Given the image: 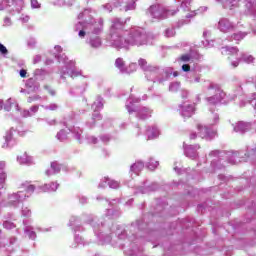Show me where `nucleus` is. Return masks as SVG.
Segmentation results:
<instances>
[{
    "mask_svg": "<svg viewBox=\"0 0 256 256\" xmlns=\"http://www.w3.org/2000/svg\"><path fill=\"white\" fill-rule=\"evenodd\" d=\"M197 129H199V131H201V129H203V127L200 124H198Z\"/></svg>",
    "mask_w": 256,
    "mask_h": 256,
    "instance_id": "nucleus-20",
    "label": "nucleus"
},
{
    "mask_svg": "<svg viewBox=\"0 0 256 256\" xmlns=\"http://www.w3.org/2000/svg\"><path fill=\"white\" fill-rule=\"evenodd\" d=\"M11 139H13V135L11 133H9L5 136L6 143H9V141H11Z\"/></svg>",
    "mask_w": 256,
    "mask_h": 256,
    "instance_id": "nucleus-11",
    "label": "nucleus"
},
{
    "mask_svg": "<svg viewBox=\"0 0 256 256\" xmlns=\"http://www.w3.org/2000/svg\"><path fill=\"white\" fill-rule=\"evenodd\" d=\"M232 67H239V61H236V62H234V63H232Z\"/></svg>",
    "mask_w": 256,
    "mask_h": 256,
    "instance_id": "nucleus-17",
    "label": "nucleus"
},
{
    "mask_svg": "<svg viewBox=\"0 0 256 256\" xmlns=\"http://www.w3.org/2000/svg\"><path fill=\"white\" fill-rule=\"evenodd\" d=\"M138 64L142 69H147V60L140 58Z\"/></svg>",
    "mask_w": 256,
    "mask_h": 256,
    "instance_id": "nucleus-4",
    "label": "nucleus"
},
{
    "mask_svg": "<svg viewBox=\"0 0 256 256\" xmlns=\"http://www.w3.org/2000/svg\"><path fill=\"white\" fill-rule=\"evenodd\" d=\"M5 169V161H0V170Z\"/></svg>",
    "mask_w": 256,
    "mask_h": 256,
    "instance_id": "nucleus-13",
    "label": "nucleus"
},
{
    "mask_svg": "<svg viewBox=\"0 0 256 256\" xmlns=\"http://www.w3.org/2000/svg\"><path fill=\"white\" fill-rule=\"evenodd\" d=\"M137 167H143V164H134L132 166V169L135 170V169H137Z\"/></svg>",
    "mask_w": 256,
    "mask_h": 256,
    "instance_id": "nucleus-14",
    "label": "nucleus"
},
{
    "mask_svg": "<svg viewBox=\"0 0 256 256\" xmlns=\"http://www.w3.org/2000/svg\"><path fill=\"white\" fill-rule=\"evenodd\" d=\"M180 59L187 63L188 61H191V56L189 54H184L180 57Z\"/></svg>",
    "mask_w": 256,
    "mask_h": 256,
    "instance_id": "nucleus-6",
    "label": "nucleus"
},
{
    "mask_svg": "<svg viewBox=\"0 0 256 256\" xmlns=\"http://www.w3.org/2000/svg\"><path fill=\"white\" fill-rule=\"evenodd\" d=\"M0 53H2V55H7L9 53V50H7V47H5V45L0 43Z\"/></svg>",
    "mask_w": 256,
    "mask_h": 256,
    "instance_id": "nucleus-5",
    "label": "nucleus"
},
{
    "mask_svg": "<svg viewBox=\"0 0 256 256\" xmlns=\"http://www.w3.org/2000/svg\"><path fill=\"white\" fill-rule=\"evenodd\" d=\"M157 165H159V162H155V167H157Z\"/></svg>",
    "mask_w": 256,
    "mask_h": 256,
    "instance_id": "nucleus-22",
    "label": "nucleus"
},
{
    "mask_svg": "<svg viewBox=\"0 0 256 256\" xmlns=\"http://www.w3.org/2000/svg\"><path fill=\"white\" fill-rule=\"evenodd\" d=\"M230 53H232L233 55H237V53H239V48L237 47L230 48Z\"/></svg>",
    "mask_w": 256,
    "mask_h": 256,
    "instance_id": "nucleus-10",
    "label": "nucleus"
},
{
    "mask_svg": "<svg viewBox=\"0 0 256 256\" xmlns=\"http://www.w3.org/2000/svg\"><path fill=\"white\" fill-rule=\"evenodd\" d=\"M253 61V57L252 56H249L248 58V63H251Z\"/></svg>",
    "mask_w": 256,
    "mask_h": 256,
    "instance_id": "nucleus-18",
    "label": "nucleus"
},
{
    "mask_svg": "<svg viewBox=\"0 0 256 256\" xmlns=\"http://www.w3.org/2000/svg\"><path fill=\"white\" fill-rule=\"evenodd\" d=\"M182 70L187 73L189 71H191V66L189 64H183L182 65Z\"/></svg>",
    "mask_w": 256,
    "mask_h": 256,
    "instance_id": "nucleus-8",
    "label": "nucleus"
},
{
    "mask_svg": "<svg viewBox=\"0 0 256 256\" xmlns=\"http://www.w3.org/2000/svg\"><path fill=\"white\" fill-rule=\"evenodd\" d=\"M249 4L251 5L252 9H256V0H250Z\"/></svg>",
    "mask_w": 256,
    "mask_h": 256,
    "instance_id": "nucleus-12",
    "label": "nucleus"
},
{
    "mask_svg": "<svg viewBox=\"0 0 256 256\" xmlns=\"http://www.w3.org/2000/svg\"><path fill=\"white\" fill-rule=\"evenodd\" d=\"M35 192V185L30 184L26 188V193H34Z\"/></svg>",
    "mask_w": 256,
    "mask_h": 256,
    "instance_id": "nucleus-7",
    "label": "nucleus"
},
{
    "mask_svg": "<svg viewBox=\"0 0 256 256\" xmlns=\"http://www.w3.org/2000/svg\"><path fill=\"white\" fill-rule=\"evenodd\" d=\"M115 65L118 69H121L122 67H125V61H123V58H118L115 61Z\"/></svg>",
    "mask_w": 256,
    "mask_h": 256,
    "instance_id": "nucleus-3",
    "label": "nucleus"
},
{
    "mask_svg": "<svg viewBox=\"0 0 256 256\" xmlns=\"http://www.w3.org/2000/svg\"><path fill=\"white\" fill-rule=\"evenodd\" d=\"M191 139H197V134H192Z\"/></svg>",
    "mask_w": 256,
    "mask_h": 256,
    "instance_id": "nucleus-19",
    "label": "nucleus"
},
{
    "mask_svg": "<svg viewBox=\"0 0 256 256\" xmlns=\"http://www.w3.org/2000/svg\"><path fill=\"white\" fill-rule=\"evenodd\" d=\"M7 179V174L5 172L0 173V189L5 187V180Z\"/></svg>",
    "mask_w": 256,
    "mask_h": 256,
    "instance_id": "nucleus-2",
    "label": "nucleus"
},
{
    "mask_svg": "<svg viewBox=\"0 0 256 256\" xmlns=\"http://www.w3.org/2000/svg\"><path fill=\"white\" fill-rule=\"evenodd\" d=\"M20 77H22V79H25L27 77V70L21 69L20 70Z\"/></svg>",
    "mask_w": 256,
    "mask_h": 256,
    "instance_id": "nucleus-9",
    "label": "nucleus"
},
{
    "mask_svg": "<svg viewBox=\"0 0 256 256\" xmlns=\"http://www.w3.org/2000/svg\"><path fill=\"white\" fill-rule=\"evenodd\" d=\"M17 160L21 165H25L27 163H31L32 159L27 152H20V154L17 157Z\"/></svg>",
    "mask_w": 256,
    "mask_h": 256,
    "instance_id": "nucleus-1",
    "label": "nucleus"
},
{
    "mask_svg": "<svg viewBox=\"0 0 256 256\" xmlns=\"http://www.w3.org/2000/svg\"><path fill=\"white\" fill-rule=\"evenodd\" d=\"M79 37H85V31L80 30V32H79Z\"/></svg>",
    "mask_w": 256,
    "mask_h": 256,
    "instance_id": "nucleus-16",
    "label": "nucleus"
},
{
    "mask_svg": "<svg viewBox=\"0 0 256 256\" xmlns=\"http://www.w3.org/2000/svg\"><path fill=\"white\" fill-rule=\"evenodd\" d=\"M3 109V102H0V111Z\"/></svg>",
    "mask_w": 256,
    "mask_h": 256,
    "instance_id": "nucleus-21",
    "label": "nucleus"
},
{
    "mask_svg": "<svg viewBox=\"0 0 256 256\" xmlns=\"http://www.w3.org/2000/svg\"><path fill=\"white\" fill-rule=\"evenodd\" d=\"M151 163H153V162L150 161V162H149V165H151Z\"/></svg>",
    "mask_w": 256,
    "mask_h": 256,
    "instance_id": "nucleus-23",
    "label": "nucleus"
},
{
    "mask_svg": "<svg viewBox=\"0 0 256 256\" xmlns=\"http://www.w3.org/2000/svg\"><path fill=\"white\" fill-rule=\"evenodd\" d=\"M51 167H52L55 171H57V162H53V163L51 164Z\"/></svg>",
    "mask_w": 256,
    "mask_h": 256,
    "instance_id": "nucleus-15",
    "label": "nucleus"
}]
</instances>
